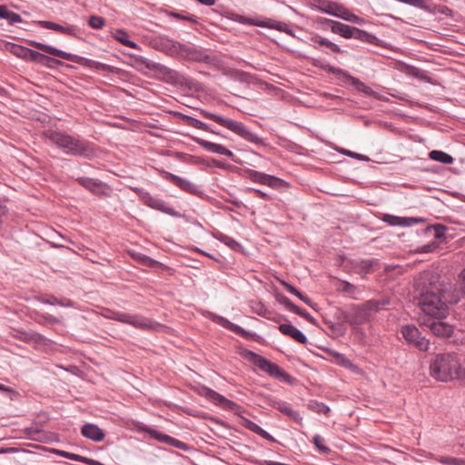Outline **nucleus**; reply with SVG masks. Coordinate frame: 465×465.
Returning <instances> with one entry per match:
<instances>
[{"mask_svg": "<svg viewBox=\"0 0 465 465\" xmlns=\"http://www.w3.org/2000/svg\"><path fill=\"white\" fill-rule=\"evenodd\" d=\"M419 294V306L425 313V318L432 317L442 319L447 316L449 303L457 302L460 292L452 291L450 283L440 282L438 275L424 272L417 282Z\"/></svg>", "mask_w": 465, "mask_h": 465, "instance_id": "1", "label": "nucleus"}, {"mask_svg": "<svg viewBox=\"0 0 465 465\" xmlns=\"http://www.w3.org/2000/svg\"><path fill=\"white\" fill-rule=\"evenodd\" d=\"M430 373L437 381L465 382V361L456 353H440L430 361Z\"/></svg>", "mask_w": 465, "mask_h": 465, "instance_id": "2", "label": "nucleus"}, {"mask_svg": "<svg viewBox=\"0 0 465 465\" xmlns=\"http://www.w3.org/2000/svg\"><path fill=\"white\" fill-rule=\"evenodd\" d=\"M45 135L53 143L64 149L68 154L84 157L94 155V148L87 141L55 131H48Z\"/></svg>", "mask_w": 465, "mask_h": 465, "instance_id": "3", "label": "nucleus"}, {"mask_svg": "<svg viewBox=\"0 0 465 465\" xmlns=\"http://www.w3.org/2000/svg\"><path fill=\"white\" fill-rule=\"evenodd\" d=\"M28 45L33 47H35L43 52H45L49 54L60 57V58L67 60V61L76 63V64L84 65V66H87L90 68L98 69V68H103L104 66V64H102L99 62H95L94 60H90V59H87V58L76 55V54H69V53L64 52L62 50H59L55 47H53L51 45H45V44H42V43H39L36 41L30 40V41H28Z\"/></svg>", "mask_w": 465, "mask_h": 465, "instance_id": "4", "label": "nucleus"}, {"mask_svg": "<svg viewBox=\"0 0 465 465\" xmlns=\"http://www.w3.org/2000/svg\"><path fill=\"white\" fill-rule=\"evenodd\" d=\"M313 6L322 13L337 16L348 22L359 25H361L364 22L362 18L352 14L345 6L337 2L328 0H313Z\"/></svg>", "mask_w": 465, "mask_h": 465, "instance_id": "5", "label": "nucleus"}, {"mask_svg": "<svg viewBox=\"0 0 465 465\" xmlns=\"http://www.w3.org/2000/svg\"><path fill=\"white\" fill-rule=\"evenodd\" d=\"M108 317L143 331H153L161 327L159 323L139 314L113 312Z\"/></svg>", "mask_w": 465, "mask_h": 465, "instance_id": "6", "label": "nucleus"}, {"mask_svg": "<svg viewBox=\"0 0 465 465\" xmlns=\"http://www.w3.org/2000/svg\"><path fill=\"white\" fill-rule=\"evenodd\" d=\"M200 114L203 117L216 122L217 124H219L222 126L235 133L236 134L240 135L241 137H242L248 141H251V142L254 141L255 135L252 132H250L242 123L236 122V121L231 120V119L223 118L220 115L214 114L206 110H201Z\"/></svg>", "mask_w": 465, "mask_h": 465, "instance_id": "7", "label": "nucleus"}, {"mask_svg": "<svg viewBox=\"0 0 465 465\" xmlns=\"http://www.w3.org/2000/svg\"><path fill=\"white\" fill-rule=\"evenodd\" d=\"M245 357L257 368L266 372L270 376L277 378L282 381H289L290 376L285 371H283L277 364L268 361L262 356L258 355L253 351H248L245 353Z\"/></svg>", "mask_w": 465, "mask_h": 465, "instance_id": "8", "label": "nucleus"}, {"mask_svg": "<svg viewBox=\"0 0 465 465\" xmlns=\"http://www.w3.org/2000/svg\"><path fill=\"white\" fill-rule=\"evenodd\" d=\"M401 334L406 342L421 351L429 350L430 341L421 336L420 331L414 325H404L401 328Z\"/></svg>", "mask_w": 465, "mask_h": 465, "instance_id": "9", "label": "nucleus"}, {"mask_svg": "<svg viewBox=\"0 0 465 465\" xmlns=\"http://www.w3.org/2000/svg\"><path fill=\"white\" fill-rule=\"evenodd\" d=\"M151 45L168 55L179 57L183 44L164 36H157L152 40Z\"/></svg>", "mask_w": 465, "mask_h": 465, "instance_id": "10", "label": "nucleus"}, {"mask_svg": "<svg viewBox=\"0 0 465 465\" xmlns=\"http://www.w3.org/2000/svg\"><path fill=\"white\" fill-rule=\"evenodd\" d=\"M420 324L428 327L430 331L438 337L448 338L453 333V327L440 321V319L423 317L420 319Z\"/></svg>", "mask_w": 465, "mask_h": 465, "instance_id": "11", "label": "nucleus"}, {"mask_svg": "<svg viewBox=\"0 0 465 465\" xmlns=\"http://www.w3.org/2000/svg\"><path fill=\"white\" fill-rule=\"evenodd\" d=\"M179 57L193 62H203L206 64H211L213 61V59L209 54H207L203 50L185 45L183 44L182 45Z\"/></svg>", "mask_w": 465, "mask_h": 465, "instance_id": "12", "label": "nucleus"}, {"mask_svg": "<svg viewBox=\"0 0 465 465\" xmlns=\"http://www.w3.org/2000/svg\"><path fill=\"white\" fill-rule=\"evenodd\" d=\"M8 50L15 56L23 58L26 61L42 62V60L47 58L45 54L39 52L31 50L29 48L15 44L10 45L8 46Z\"/></svg>", "mask_w": 465, "mask_h": 465, "instance_id": "13", "label": "nucleus"}, {"mask_svg": "<svg viewBox=\"0 0 465 465\" xmlns=\"http://www.w3.org/2000/svg\"><path fill=\"white\" fill-rule=\"evenodd\" d=\"M201 394L204 396L206 399H208L210 401L223 408V410L233 411L234 408L236 407V403L226 399L224 396L219 394L218 392L212 389L203 387L202 389Z\"/></svg>", "mask_w": 465, "mask_h": 465, "instance_id": "14", "label": "nucleus"}, {"mask_svg": "<svg viewBox=\"0 0 465 465\" xmlns=\"http://www.w3.org/2000/svg\"><path fill=\"white\" fill-rule=\"evenodd\" d=\"M249 178L252 182L266 184L272 188H278L284 183V182L280 178L263 173H260L254 170H251L249 172Z\"/></svg>", "mask_w": 465, "mask_h": 465, "instance_id": "15", "label": "nucleus"}, {"mask_svg": "<svg viewBox=\"0 0 465 465\" xmlns=\"http://www.w3.org/2000/svg\"><path fill=\"white\" fill-rule=\"evenodd\" d=\"M78 183L84 186L85 189L89 190L94 194H105L108 187L105 183H102L99 180L88 178V177H80L76 180Z\"/></svg>", "mask_w": 465, "mask_h": 465, "instance_id": "16", "label": "nucleus"}, {"mask_svg": "<svg viewBox=\"0 0 465 465\" xmlns=\"http://www.w3.org/2000/svg\"><path fill=\"white\" fill-rule=\"evenodd\" d=\"M382 221L391 226L410 227L423 222V219L413 217H400L391 214H384L382 217Z\"/></svg>", "mask_w": 465, "mask_h": 465, "instance_id": "17", "label": "nucleus"}, {"mask_svg": "<svg viewBox=\"0 0 465 465\" xmlns=\"http://www.w3.org/2000/svg\"><path fill=\"white\" fill-rule=\"evenodd\" d=\"M271 406L278 410L282 414L286 415L298 424H302V418L301 417L300 413L292 410V408L287 402L279 400H272Z\"/></svg>", "mask_w": 465, "mask_h": 465, "instance_id": "18", "label": "nucleus"}, {"mask_svg": "<svg viewBox=\"0 0 465 465\" xmlns=\"http://www.w3.org/2000/svg\"><path fill=\"white\" fill-rule=\"evenodd\" d=\"M193 140L196 143H198L199 145H201L203 148H204L205 150H207L209 152L219 153V154H223V155H226L228 157H232L233 156L232 152L230 151L229 149L225 148L222 144L214 143L208 142L206 140H203V139H201V138H196V137L193 138Z\"/></svg>", "mask_w": 465, "mask_h": 465, "instance_id": "19", "label": "nucleus"}, {"mask_svg": "<svg viewBox=\"0 0 465 465\" xmlns=\"http://www.w3.org/2000/svg\"><path fill=\"white\" fill-rule=\"evenodd\" d=\"M81 433L84 437L97 442L102 441L105 436L103 430L93 423L84 424L81 429Z\"/></svg>", "mask_w": 465, "mask_h": 465, "instance_id": "20", "label": "nucleus"}, {"mask_svg": "<svg viewBox=\"0 0 465 465\" xmlns=\"http://www.w3.org/2000/svg\"><path fill=\"white\" fill-rule=\"evenodd\" d=\"M326 23L331 25V30L332 33L340 35L344 38H351L354 35L352 32L354 31V27L342 24L338 21H333L330 19H323Z\"/></svg>", "mask_w": 465, "mask_h": 465, "instance_id": "21", "label": "nucleus"}, {"mask_svg": "<svg viewBox=\"0 0 465 465\" xmlns=\"http://www.w3.org/2000/svg\"><path fill=\"white\" fill-rule=\"evenodd\" d=\"M163 178L170 181L174 185L178 186L182 190L192 193L194 190V185L188 180L173 174L169 172H163Z\"/></svg>", "mask_w": 465, "mask_h": 465, "instance_id": "22", "label": "nucleus"}, {"mask_svg": "<svg viewBox=\"0 0 465 465\" xmlns=\"http://www.w3.org/2000/svg\"><path fill=\"white\" fill-rule=\"evenodd\" d=\"M279 330L284 335H288L299 343L304 344L307 341L306 336L292 324L283 323L279 326Z\"/></svg>", "mask_w": 465, "mask_h": 465, "instance_id": "23", "label": "nucleus"}, {"mask_svg": "<svg viewBox=\"0 0 465 465\" xmlns=\"http://www.w3.org/2000/svg\"><path fill=\"white\" fill-rule=\"evenodd\" d=\"M371 319V312L363 307V305L357 306L352 310V314L349 320L351 324H362Z\"/></svg>", "mask_w": 465, "mask_h": 465, "instance_id": "24", "label": "nucleus"}, {"mask_svg": "<svg viewBox=\"0 0 465 465\" xmlns=\"http://www.w3.org/2000/svg\"><path fill=\"white\" fill-rule=\"evenodd\" d=\"M38 25L44 28L51 29L65 35H74L75 32V27L73 25L64 26L50 21H39Z\"/></svg>", "mask_w": 465, "mask_h": 465, "instance_id": "25", "label": "nucleus"}, {"mask_svg": "<svg viewBox=\"0 0 465 465\" xmlns=\"http://www.w3.org/2000/svg\"><path fill=\"white\" fill-rule=\"evenodd\" d=\"M139 429L141 430H143L147 433H149L151 435L152 438H154L156 440H158L159 441L161 442H166L170 445H173V446H177L179 442V440L168 436V435H165V434H163L157 430H154L153 429H150L146 426H143V427H139Z\"/></svg>", "mask_w": 465, "mask_h": 465, "instance_id": "26", "label": "nucleus"}, {"mask_svg": "<svg viewBox=\"0 0 465 465\" xmlns=\"http://www.w3.org/2000/svg\"><path fill=\"white\" fill-rule=\"evenodd\" d=\"M143 62L145 64V66L148 69H153V70L158 71L160 74L166 76L168 81H174L177 78V74L174 71L167 68L164 65L155 64V63L146 62L144 60Z\"/></svg>", "mask_w": 465, "mask_h": 465, "instance_id": "27", "label": "nucleus"}, {"mask_svg": "<svg viewBox=\"0 0 465 465\" xmlns=\"http://www.w3.org/2000/svg\"><path fill=\"white\" fill-rule=\"evenodd\" d=\"M114 38L125 46H128V47H131L134 49H140V47L134 42L128 39V35L124 30H117L114 34Z\"/></svg>", "mask_w": 465, "mask_h": 465, "instance_id": "28", "label": "nucleus"}, {"mask_svg": "<svg viewBox=\"0 0 465 465\" xmlns=\"http://www.w3.org/2000/svg\"><path fill=\"white\" fill-rule=\"evenodd\" d=\"M312 42L314 43L315 45L327 46L334 53L341 52V48L336 44H334V43L329 41L328 39L323 38L320 35H313L312 37Z\"/></svg>", "mask_w": 465, "mask_h": 465, "instance_id": "29", "label": "nucleus"}, {"mask_svg": "<svg viewBox=\"0 0 465 465\" xmlns=\"http://www.w3.org/2000/svg\"><path fill=\"white\" fill-rule=\"evenodd\" d=\"M429 156L431 160L440 162L442 163L450 164L453 163L452 156L441 151H431L429 153Z\"/></svg>", "mask_w": 465, "mask_h": 465, "instance_id": "30", "label": "nucleus"}, {"mask_svg": "<svg viewBox=\"0 0 465 465\" xmlns=\"http://www.w3.org/2000/svg\"><path fill=\"white\" fill-rule=\"evenodd\" d=\"M352 34L354 35L351 38L358 39L362 42L374 44L375 41L377 40V38L374 35H372L363 30H361L357 27H354V31L352 32Z\"/></svg>", "mask_w": 465, "mask_h": 465, "instance_id": "31", "label": "nucleus"}, {"mask_svg": "<svg viewBox=\"0 0 465 465\" xmlns=\"http://www.w3.org/2000/svg\"><path fill=\"white\" fill-rule=\"evenodd\" d=\"M182 118L185 122L186 124H188L192 127H194V128H197V129H200L203 131H206V132H211L209 129V126L198 119L193 118L188 115H183Z\"/></svg>", "mask_w": 465, "mask_h": 465, "instance_id": "32", "label": "nucleus"}, {"mask_svg": "<svg viewBox=\"0 0 465 465\" xmlns=\"http://www.w3.org/2000/svg\"><path fill=\"white\" fill-rule=\"evenodd\" d=\"M42 302L51 304V305H60L64 307L73 306V302L68 299H57L56 297L51 296L46 299H42Z\"/></svg>", "mask_w": 465, "mask_h": 465, "instance_id": "33", "label": "nucleus"}, {"mask_svg": "<svg viewBox=\"0 0 465 465\" xmlns=\"http://www.w3.org/2000/svg\"><path fill=\"white\" fill-rule=\"evenodd\" d=\"M386 304H388V302L385 301L380 302V301L371 300V301L366 302L362 305L367 310V312H371V315L373 312H378L380 310L381 306H384Z\"/></svg>", "mask_w": 465, "mask_h": 465, "instance_id": "34", "label": "nucleus"}, {"mask_svg": "<svg viewBox=\"0 0 465 465\" xmlns=\"http://www.w3.org/2000/svg\"><path fill=\"white\" fill-rule=\"evenodd\" d=\"M218 239L234 251H241L242 249L241 244L228 235L222 234Z\"/></svg>", "mask_w": 465, "mask_h": 465, "instance_id": "35", "label": "nucleus"}, {"mask_svg": "<svg viewBox=\"0 0 465 465\" xmlns=\"http://www.w3.org/2000/svg\"><path fill=\"white\" fill-rule=\"evenodd\" d=\"M135 259L142 264L147 266V267H156L159 262L144 254H137L135 255Z\"/></svg>", "mask_w": 465, "mask_h": 465, "instance_id": "36", "label": "nucleus"}, {"mask_svg": "<svg viewBox=\"0 0 465 465\" xmlns=\"http://www.w3.org/2000/svg\"><path fill=\"white\" fill-rule=\"evenodd\" d=\"M243 23H248V24H252V25H259V26H267V27H270V28H275L277 30H280V31H284V27H286V25L285 24H282V23H277V24H269V23H255V22H252V21H250L249 19H244V20H242Z\"/></svg>", "mask_w": 465, "mask_h": 465, "instance_id": "37", "label": "nucleus"}, {"mask_svg": "<svg viewBox=\"0 0 465 465\" xmlns=\"http://www.w3.org/2000/svg\"><path fill=\"white\" fill-rule=\"evenodd\" d=\"M88 25L94 29H102L105 25V20L98 15H92L89 18Z\"/></svg>", "mask_w": 465, "mask_h": 465, "instance_id": "38", "label": "nucleus"}, {"mask_svg": "<svg viewBox=\"0 0 465 465\" xmlns=\"http://www.w3.org/2000/svg\"><path fill=\"white\" fill-rule=\"evenodd\" d=\"M313 443L315 447L319 450L322 453H328L330 452V449L325 445L324 439L320 435H315L313 437Z\"/></svg>", "mask_w": 465, "mask_h": 465, "instance_id": "39", "label": "nucleus"}, {"mask_svg": "<svg viewBox=\"0 0 465 465\" xmlns=\"http://www.w3.org/2000/svg\"><path fill=\"white\" fill-rule=\"evenodd\" d=\"M309 408L317 413H323L327 415L330 408L323 403L313 401L309 404Z\"/></svg>", "mask_w": 465, "mask_h": 465, "instance_id": "40", "label": "nucleus"}, {"mask_svg": "<svg viewBox=\"0 0 465 465\" xmlns=\"http://www.w3.org/2000/svg\"><path fill=\"white\" fill-rule=\"evenodd\" d=\"M437 247H438V244L436 242H430V243L425 244V245L421 246L420 248H419L417 250V252L428 253V252H433Z\"/></svg>", "mask_w": 465, "mask_h": 465, "instance_id": "41", "label": "nucleus"}, {"mask_svg": "<svg viewBox=\"0 0 465 465\" xmlns=\"http://www.w3.org/2000/svg\"><path fill=\"white\" fill-rule=\"evenodd\" d=\"M292 312L300 315L301 317L308 320V321H312V317L303 309H301L299 308L298 306L295 305V307L293 308V310L292 311Z\"/></svg>", "mask_w": 465, "mask_h": 465, "instance_id": "42", "label": "nucleus"}, {"mask_svg": "<svg viewBox=\"0 0 465 465\" xmlns=\"http://www.w3.org/2000/svg\"><path fill=\"white\" fill-rule=\"evenodd\" d=\"M342 292L351 293L355 287L348 282H341L339 287Z\"/></svg>", "mask_w": 465, "mask_h": 465, "instance_id": "43", "label": "nucleus"}, {"mask_svg": "<svg viewBox=\"0 0 465 465\" xmlns=\"http://www.w3.org/2000/svg\"><path fill=\"white\" fill-rule=\"evenodd\" d=\"M374 263L375 262L373 261H370V260L361 261V267L362 271H364L365 272H369L372 270Z\"/></svg>", "mask_w": 465, "mask_h": 465, "instance_id": "44", "label": "nucleus"}, {"mask_svg": "<svg viewBox=\"0 0 465 465\" xmlns=\"http://www.w3.org/2000/svg\"><path fill=\"white\" fill-rule=\"evenodd\" d=\"M223 325L237 333H239L242 330L240 327H238L237 325L230 322L229 321L227 320H223Z\"/></svg>", "mask_w": 465, "mask_h": 465, "instance_id": "45", "label": "nucleus"}, {"mask_svg": "<svg viewBox=\"0 0 465 465\" xmlns=\"http://www.w3.org/2000/svg\"><path fill=\"white\" fill-rule=\"evenodd\" d=\"M295 296H297L300 300H302L303 302H305L309 306L313 307L312 301L310 298H308L307 296L303 295L301 292L298 291L296 292Z\"/></svg>", "mask_w": 465, "mask_h": 465, "instance_id": "46", "label": "nucleus"}, {"mask_svg": "<svg viewBox=\"0 0 465 465\" xmlns=\"http://www.w3.org/2000/svg\"><path fill=\"white\" fill-rule=\"evenodd\" d=\"M459 283L460 287V292L465 295V269L461 272L459 276Z\"/></svg>", "mask_w": 465, "mask_h": 465, "instance_id": "47", "label": "nucleus"}, {"mask_svg": "<svg viewBox=\"0 0 465 465\" xmlns=\"http://www.w3.org/2000/svg\"><path fill=\"white\" fill-rule=\"evenodd\" d=\"M7 20L10 22V24H15L21 22L22 19L18 14L10 11Z\"/></svg>", "mask_w": 465, "mask_h": 465, "instance_id": "48", "label": "nucleus"}, {"mask_svg": "<svg viewBox=\"0 0 465 465\" xmlns=\"http://www.w3.org/2000/svg\"><path fill=\"white\" fill-rule=\"evenodd\" d=\"M445 233V227L437 225L434 227V235L436 238H441Z\"/></svg>", "mask_w": 465, "mask_h": 465, "instance_id": "49", "label": "nucleus"}, {"mask_svg": "<svg viewBox=\"0 0 465 465\" xmlns=\"http://www.w3.org/2000/svg\"><path fill=\"white\" fill-rule=\"evenodd\" d=\"M281 302L285 305L286 308H288L291 312L295 307V304H293L287 297H282L280 299Z\"/></svg>", "mask_w": 465, "mask_h": 465, "instance_id": "50", "label": "nucleus"}, {"mask_svg": "<svg viewBox=\"0 0 465 465\" xmlns=\"http://www.w3.org/2000/svg\"><path fill=\"white\" fill-rule=\"evenodd\" d=\"M10 11L7 9L5 5H0V17L4 19H8Z\"/></svg>", "mask_w": 465, "mask_h": 465, "instance_id": "51", "label": "nucleus"}, {"mask_svg": "<svg viewBox=\"0 0 465 465\" xmlns=\"http://www.w3.org/2000/svg\"><path fill=\"white\" fill-rule=\"evenodd\" d=\"M281 283L286 288V290L292 293V294H296V292H298V290L296 288H294L293 286H292L291 284H289L288 282H284V281H281Z\"/></svg>", "mask_w": 465, "mask_h": 465, "instance_id": "52", "label": "nucleus"}, {"mask_svg": "<svg viewBox=\"0 0 465 465\" xmlns=\"http://www.w3.org/2000/svg\"><path fill=\"white\" fill-rule=\"evenodd\" d=\"M281 283L286 288V290L292 293V294H296V292H298V290L296 288H294L293 286H292L291 284H289L288 282H284V281H281Z\"/></svg>", "mask_w": 465, "mask_h": 465, "instance_id": "53", "label": "nucleus"}, {"mask_svg": "<svg viewBox=\"0 0 465 465\" xmlns=\"http://www.w3.org/2000/svg\"><path fill=\"white\" fill-rule=\"evenodd\" d=\"M246 427H247L249 430H251L252 431L255 432V431L258 430L259 425H257L256 423H254V422H252V421H251V420H248V421L246 422Z\"/></svg>", "mask_w": 465, "mask_h": 465, "instance_id": "54", "label": "nucleus"}, {"mask_svg": "<svg viewBox=\"0 0 465 465\" xmlns=\"http://www.w3.org/2000/svg\"><path fill=\"white\" fill-rule=\"evenodd\" d=\"M54 452H55L56 454L60 455L62 457H64V458H67V459L70 458V452H67V451H64V450H54Z\"/></svg>", "mask_w": 465, "mask_h": 465, "instance_id": "55", "label": "nucleus"}, {"mask_svg": "<svg viewBox=\"0 0 465 465\" xmlns=\"http://www.w3.org/2000/svg\"><path fill=\"white\" fill-rule=\"evenodd\" d=\"M150 205L153 208H156V209H159V210H162V207H163V203L157 201V200H153Z\"/></svg>", "mask_w": 465, "mask_h": 465, "instance_id": "56", "label": "nucleus"}, {"mask_svg": "<svg viewBox=\"0 0 465 465\" xmlns=\"http://www.w3.org/2000/svg\"><path fill=\"white\" fill-rule=\"evenodd\" d=\"M411 73L417 77H422V74H423V72H421L420 70H419L415 67H411Z\"/></svg>", "mask_w": 465, "mask_h": 465, "instance_id": "57", "label": "nucleus"}, {"mask_svg": "<svg viewBox=\"0 0 465 465\" xmlns=\"http://www.w3.org/2000/svg\"><path fill=\"white\" fill-rule=\"evenodd\" d=\"M255 194L262 199H265V200H268L270 197L267 193L260 191V190H255L254 191Z\"/></svg>", "mask_w": 465, "mask_h": 465, "instance_id": "58", "label": "nucleus"}, {"mask_svg": "<svg viewBox=\"0 0 465 465\" xmlns=\"http://www.w3.org/2000/svg\"><path fill=\"white\" fill-rule=\"evenodd\" d=\"M201 4L205 5L207 6H212L214 5L215 0H198Z\"/></svg>", "mask_w": 465, "mask_h": 465, "instance_id": "59", "label": "nucleus"}, {"mask_svg": "<svg viewBox=\"0 0 465 465\" xmlns=\"http://www.w3.org/2000/svg\"><path fill=\"white\" fill-rule=\"evenodd\" d=\"M0 391H1L10 392V391H12V389H10L9 387H6L5 385L0 383Z\"/></svg>", "mask_w": 465, "mask_h": 465, "instance_id": "60", "label": "nucleus"}, {"mask_svg": "<svg viewBox=\"0 0 465 465\" xmlns=\"http://www.w3.org/2000/svg\"><path fill=\"white\" fill-rule=\"evenodd\" d=\"M261 436L262 438H264V439H267V440H273L272 437L268 432H266L265 430L262 433Z\"/></svg>", "mask_w": 465, "mask_h": 465, "instance_id": "61", "label": "nucleus"}, {"mask_svg": "<svg viewBox=\"0 0 465 465\" xmlns=\"http://www.w3.org/2000/svg\"><path fill=\"white\" fill-rule=\"evenodd\" d=\"M45 319L50 321L51 322H58L54 317H53L51 315L45 316Z\"/></svg>", "mask_w": 465, "mask_h": 465, "instance_id": "62", "label": "nucleus"}, {"mask_svg": "<svg viewBox=\"0 0 465 465\" xmlns=\"http://www.w3.org/2000/svg\"><path fill=\"white\" fill-rule=\"evenodd\" d=\"M264 431V430H262L260 426L258 428V430L255 431V433L259 434L260 436L262 435V433Z\"/></svg>", "mask_w": 465, "mask_h": 465, "instance_id": "63", "label": "nucleus"}, {"mask_svg": "<svg viewBox=\"0 0 465 465\" xmlns=\"http://www.w3.org/2000/svg\"><path fill=\"white\" fill-rule=\"evenodd\" d=\"M342 363H343L344 365H347L348 363H350V361H349L348 360H346V359L342 358Z\"/></svg>", "mask_w": 465, "mask_h": 465, "instance_id": "64", "label": "nucleus"}]
</instances>
